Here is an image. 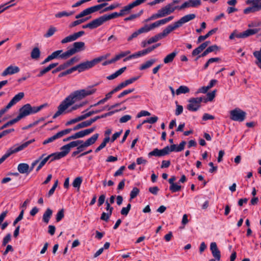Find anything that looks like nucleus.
Here are the masks:
<instances>
[{"instance_id":"47","label":"nucleus","mask_w":261,"mask_h":261,"mask_svg":"<svg viewBox=\"0 0 261 261\" xmlns=\"http://www.w3.org/2000/svg\"><path fill=\"white\" fill-rule=\"evenodd\" d=\"M143 12V11H141L140 13H137V14H132L130 15L129 16L127 17H126L124 18V20L125 21H130V20H133L134 19H135L136 18L139 17L141 14H142V13Z\"/></svg>"},{"instance_id":"26","label":"nucleus","mask_w":261,"mask_h":261,"mask_svg":"<svg viewBox=\"0 0 261 261\" xmlns=\"http://www.w3.org/2000/svg\"><path fill=\"white\" fill-rule=\"evenodd\" d=\"M177 54V52L176 51H174L172 53L168 54L166 57L164 59V62L165 64H168L172 62L174 58Z\"/></svg>"},{"instance_id":"60","label":"nucleus","mask_w":261,"mask_h":261,"mask_svg":"<svg viewBox=\"0 0 261 261\" xmlns=\"http://www.w3.org/2000/svg\"><path fill=\"white\" fill-rule=\"evenodd\" d=\"M72 130H73V128H67L64 130H62L60 132H59L58 133L59 135V136L61 138L64 136L70 133Z\"/></svg>"},{"instance_id":"51","label":"nucleus","mask_w":261,"mask_h":261,"mask_svg":"<svg viewBox=\"0 0 261 261\" xmlns=\"http://www.w3.org/2000/svg\"><path fill=\"white\" fill-rule=\"evenodd\" d=\"M131 204L128 203L126 207H123L121 210V214L123 216H127L130 210Z\"/></svg>"},{"instance_id":"38","label":"nucleus","mask_w":261,"mask_h":261,"mask_svg":"<svg viewBox=\"0 0 261 261\" xmlns=\"http://www.w3.org/2000/svg\"><path fill=\"white\" fill-rule=\"evenodd\" d=\"M163 17H164L163 15L162 14V13L161 10L160 9L159 10H158V11L156 13L153 14L150 17H149L148 18L146 19L145 21L147 22V21H150L151 20H154V19Z\"/></svg>"},{"instance_id":"54","label":"nucleus","mask_w":261,"mask_h":261,"mask_svg":"<svg viewBox=\"0 0 261 261\" xmlns=\"http://www.w3.org/2000/svg\"><path fill=\"white\" fill-rule=\"evenodd\" d=\"M83 141L82 140H76L70 142L68 144V145H69L70 148H71L76 146L78 147L79 145L83 144Z\"/></svg>"},{"instance_id":"64","label":"nucleus","mask_w":261,"mask_h":261,"mask_svg":"<svg viewBox=\"0 0 261 261\" xmlns=\"http://www.w3.org/2000/svg\"><path fill=\"white\" fill-rule=\"evenodd\" d=\"M132 118V117L130 115H126L122 117H121L119 119V122L120 123H125L130 120Z\"/></svg>"},{"instance_id":"11","label":"nucleus","mask_w":261,"mask_h":261,"mask_svg":"<svg viewBox=\"0 0 261 261\" xmlns=\"http://www.w3.org/2000/svg\"><path fill=\"white\" fill-rule=\"evenodd\" d=\"M85 34V32L81 31L76 33H75L72 35L66 37L61 40V43L65 44L68 42H72L76 40Z\"/></svg>"},{"instance_id":"40","label":"nucleus","mask_w":261,"mask_h":261,"mask_svg":"<svg viewBox=\"0 0 261 261\" xmlns=\"http://www.w3.org/2000/svg\"><path fill=\"white\" fill-rule=\"evenodd\" d=\"M47 106V103H44L42 105H40L39 107H32L31 106V110H30V114H35L39 111H40L42 109L44 108V107H46Z\"/></svg>"},{"instance_id":"36","label":"nucleus","mask_w":261,"mask_h":261,"mask_svg":"<svg viewBox=\"0 0 261 261\" xmlns=\"http://www.w3.org/2000/svg\"><path fill=\"white\" fill-rule=\"evenodd\" d=\"M162 38H163L161 36V34H160V33H159V34H156V35L152 37L150 39H149L147 40V44H150L151 43L156 42L158 41L159 40L162 39Z\"/></svg>"},{"instance_id":"6","label":"nucleus","mask_w":261,"mask_h":261,"mask_svg":"<svg viewBox=\"0 0 261 261\" xmlns=\"http://www.w3.org/2000/svg\"><path fill=\"white\" fill-rule=\"evenodd\" d=\"M229 114L231 120L239 122L243 121L246 116V113L240 108H236L230 111Z\"/></svg>"},{"instance_id":"17","label":"nucleus","mask_w":261,"mask_h":261,"mask_svg":"<svg viewBox=\"0 0 261 261\" xmlns=\"http://www.w3.org/2000/svg\"><path fill=\"white\" fill-rule=\"evenodd\" d=\"M210 249L213 256L217 260L219 261L221 258V253L215 242H213L211 244Z\"/></svg>"},{"instance_id":"4","label":"nucleus","mask_w":261,"mask_h":261,"mask_svg":"<svg viewBox=\"0 0 261 261\" xmlns=\"http://www.w3.org/2000/svg\"><path fill=\"white\" fill-rule=\"evenodd\" d=\"M206 102V99L203 97L191 98L188 100L189 104L187 106V109L192 112L197 111L201 107V103Z\"/></svg>"},{"instance_id":"14","label":"nucleus","mask_w":261,"mask_h":261,"mask_svg":"<svg viewBox=\"0 0 261 261\" xmlns=\"http://www.w3.org/2000/svg\"><path fill=\"white\" fill-rule=\"evenodd\" d=\"M54 157L55 155L53 153H51L45 158L43 156V158L39 162V165L37 166L36 169V171H39L44 166V165L48 161H49V162H51L55 160H57V159H54Z\"/></svg>"},{"instance_id":"39","label":"nucleus","mask_w":261,"mask_h":261,"mask_svg":"<svg viewBox=\"0 0 261 261\" xmlns=\"http://www.w3.org/2000/svg\"><path fill=\"white\" fill-rule=\"evenodd\" d=\"M84 119H85V118H84L83 115H82L81 116H78L76 118H75L74 119H71L70 120L67 121L65 125L66 126H68V125H71L72 124L75 123H76L77 122H79V121H82V120H84Z\"/></svg>"},{"instance_id":"58","label":"nucleus","mask_w":261,"mask_h":261,"mask_svg":"<svg viewBox=\"0 0 261 261\" xmlns=\"http://www.w3.org/2000/svg\"><path fill=\"white\" fill-rule=\"evenodd\" d=\"M257 11L255 5H253L252 7H248L244 10V13L245 14H249L251 12H255Z\"/></svg>"},{"instance_id":"59","label":"nucleus","mask_w":261,"mask_h":261,"mask_svg":"<svg viewBox=\"0 0 261 261\" xmlns=\"http://www.w3.org/2000/svg\"><path fill=\"white\" fill-rule=\"evenodd\" d=\"M86 148L83 144H81L77 147V150L75 151H73L72 153V156H74L77 154L80 153L81 152L83 151L84 148Z\"/></svg>"},{"instance_id":"48","label":"nucleus","mask_w":261,"mask_h":261,"mask_svg":"<svg viewBox=\"0 0 261 261\" xmlns=\"http://www.w3.org/2000/svg\"><path fill=\"white\" fill-rule=\"evenodd\" d=\"M139 193V190L136 187H134L130 193V201L135 198Z\"/></svg>"},{"instance_id":"15","label":"nucleus","mask_w":261,"mask_h":261,"mask_svg":"<svg viewBox=\"0 0 261 261\" xmlns=\"http://www.w3.org/2000/svg\"><path fill=\"white\" fill-rule=\"evenodd\" d=\"M20 69L18 66L10 65L6 68L2 73V76H6L19 72Z\"/></svg>"},{"instance_id":"12","label":"nucleus","mask_w":261,"mask_h":261,"mask_svg":"<svg viewBox=\"0 0 261 261\" xmlns=\"http://www.w3.org/2000/svg\"><path fill=\"white\" fill-rule=\"evenodd\" d=\"M200 5L201 1L200 0H188L180 6V8L184 10L191 7L195 8Z\"/></svg>"},{"instance_id":"1","label":"nucleus","mask_w":261,"mask_h":261,"mask_svg":"<svg viewBox=\"0 0 261 261\" xmlns=\"http://www.w3.org/2000/svg\"><path fill=\"white\" fill-rule=\"evenodd\" d=\"M96 92V89L93 87H89L86 89L76 90L70 93L63 100L58 107V111L53 116V119L66 113L65 111L75 102L80 101L87 96L93 94Z\"/></svg>"},{"instance_id":"44","label":"nucleus","mask_w":261,"mask_h":261,"mask_svg":"<svg viewBox=\"0 0 261 261\" xmlns=\"http://www.w3.org/2000/svg\"><path fill=\"white\" fill-rule=\"evenodd\" d=\"M181 189V186L178 185L177 183H175L170 186L169 190L172 193L176 192L179 191Z\"/></svg>"},{"instance_id":"63","label":"nucleus","mask_w":261,"mask_h":261,"mask_svg":"<svg viewBox=\"0 0 261 261\" xmlns=\"http://www.w3.org/2000/svg\"><path fill=\"white\" fill-rule=\"evenodd\" d=\"M174 17L173 16H170L168 17L159 20V21L160 22V25H163L164 24L167 23V22L170 21L173 19Z\"/></svg>"},{"instance_id":"30","label":"nucleus","mask_w":261,"mask_h":261,"mask_svg":"<svg viewBox=\"0 0 261 261\" xmlns=\"http://www.w3.org/2000/svg\"><path fill=\"white\" fill-rule=\"evenodd\" d=\"M253 55L257 60L255 64L261 69V49L259 51H254Z\"/></svg>"},{"instance_id":"29","label":"nucleus","mask_w":261,"mask_h":261,"mask_svg":"<svg viewBox=\"0 0 261 261\" xmlns=\"http://www.w3.org/2000/svg\"><path fill=\"white\" fill-rule=\"evenodd\" d=\"M160 10L164 17L168 15H169L173 12V11L172 10L169 4L166 5L165 7L162 8Z\"/></svg>"},{"instance_id":"43","label":"nucleus","mask_w":261,"mask_h":261,"mask_svg":"<svg viewBox=\"0 0 261 261\" xmlns=\"http://www.w3.org/2000/svg\"><path fill=\"white\" fill-rule=\"evenodd\" d=\"M89 126H90V125L89 124V122H88V120H86V121L82 122L78 124L76 126H75L73 128V130H76L79 129L80 128H84V127H88Z\"/></svg>"},{"instance_id":"50","label":"nucleus","mask_w":261,"mask_h":261,"mask_svg":"<svg viewBox=\"0 0 261 261\" xmlns=\"http://www.w3.org/2000/svg\"><path fill=\"white\" fill-rule=\"evenodd\" d=\"M158 120V117L157 116H153L150 118H147V119L144 120L142 122V124H144L146 123H149L150 124H153L155 123Z\"/></svg>"},{"instance_id":"22","label":"nucleus","mask_w":261,"mask_h":261,"mask_svg":"<svg viewBox=\"0 0 261 261\" xmlns=\"http://www.w3.org/2000/svg\"><path fill=\"white\" fill-rule=\"evenodd\" d=\"M99 137L98 134H95L92 137L88 139L85 142H83V144L85 147H87L93 144L97 141Z\"/></svg>"},{"instance_id":"35","label":"nucleus","mask_w":261,"mask_h":261,"mask_svg":"<svg viewBox=\"0 0 261 261\" xmlns=\"http://www.w3.org/2000/svg\"><path fill=\"white\" fill-rule=\"evenodd\" d=\"M74 14L73 11L71 12H66V11H62L57 13L55 14V17L56 18H62L63 17H68Z\"/></svg>"},{"instance_id":"27","label":"nucleus","mask_w":261,"mask_h":261,"mask_svg":"<svg viewBox=\"0 0 261 261\" xmlns=\"http://www.w3.org/2000/svg\"><path fill=\"white\" fill-rule=\"evenodd\" d=\"M217 30V29H214L210 31L206 35L204 36H199L198 40H197V43H199L202 41L205 40L208 37H209L210 36L212 35L213 34H214Z\"/></svg>"},{"instance_id":"19","label":"nucleus","mask_w":261,"mask_h":261,"mask_svg":"<svg viewBox=\"0 0 261 261\" xmlns=\"http://www.w3.org/2000/svg\"><path fill=\"white\" fill-rule=\"evenodd\" d=\"M196 17L194 14H190L182 17L179 20L176 21L178 27H181L183 24L194 19Z\"/></svg>"},{"instance_id":"56","label":"nucleus","mask_w":261,"mask_h":261,"mask_svg":"<svg viewBox=\"0 0 261 261\" xmlns=\"http://www.w3.org/2000/svg\"><path fill=\"white\" fill-rule=\"evenodd\" d=\"M104 109H102V110H95V111H90V112H89L84 114L83 116H84V117L85 118V119L87 118L92 116L93 114H97V113H100V112H101Z\"/></svg>"},{"instance_id":"31","label":"nucleus","mask_w":261,"mask_h":261,"mask_svg":"<svg viewBox=\"0 0 261 261\" xmlns=\"http://www.w3.org/2000/svg\"><path fill=\"white\" fill-rule=\"evenodd\" d=\"M189 91H190V89L187 86H180L176 90V94L178 95L181 94H186V93H189Z\"/></svg>"},{"instance_id":"53","label":"nucleus","mask_w":261,"mask_h":261,"mask_svg":"<svg viewBox=\"0 0 261 261\" xmlns=\"http://www.w3.org/2000/svg\"><path fill=\"white\" fill-rule=\"evenodd\" d=\"M45 154H43L42 155H41L37 160H36L35 161H34L32 164H31V167L30 168H29V172H30L31 171H32L33 170V169H34V168L35 167V166L39 163V162H40V161L43 158V156H45Z\"/></svg>"},{"instance_id":"24","label":"nucleus","mask_w":261,"mask_h":261,"mask_svg":"<svg viewBox=\"0 0 261 261\" xmlns=\"http://www.w3.org/2000/svg\"><path fill=\"white\" fill-rule=\"evenodd\" d=\"M17 170L21 174L29 173V166L27 163H20L18 165Z\"/></svg>"},{"instance_id":"13","label":"nucleus","mask_w":261,"mask_h":261,"mask_svg":"<svg viewBox=\"0 0 261 261\" xmlns=\"http://www.w3.org/2000/svg\"><path fill=\"white\" fill-rule=\"evenodd\" d=\"M61 151L59 152L53 153L55 155L54 159L59 160L65 156L70 151V148L68 144L61 147Z\"/></svg>"},{"instance_id":"37","label":"nucleus","mask_w":261,"mask_h":261,"mask_svg":"<svg viewBox=\"0 0 261 261\" xmlns=\"http://www.w3.org/2000/svg\"><path fill=\"white\" fill-rule=\"evenodd\" d=\"M57 30L56 28L53 26H50L48 30H47V32L44 34L43 36L45 38H49L51 36H52L56 32H57Z\"/></svg>"},{"instance_id":"8","label":"nucleus","mask_w":261,"mask_h":261,"mask_svg":"<svg viewBox=\"0 0 261 261\" xmlns=\"http://www.w3.org/2000/svg\"><path fill=\"white\" fill-rule=\"evenodd\" d=\"M106 22V20L105 16L103 15L102 16H101L93 20L89 23H88L85 25H83L82 26V28H83V29L89 28L90 29H94L97 28L98 27L101 25Z\"/></svg>"},{"instance_id":"33","label":"nucleus","mask_w":261,"mask_h":261,"mask_svg":"<svg viewBox=\"0 0 261 261\" xmlns=\"http://www.w3.org/2000/svg\"><path fill=\"white\" fill-rule=\"evenodd\" d=\"M60 137L59 136V135L58 134V133H57V134H56L55 135H54V136L44 140L43 141V142H42V144L43 145H46L47 144H48V143H51L54 141H55V140H56L57 139H60Z\"/></svg>"},{"instance_id":"18","label":"nucleus","mask_w":261,"mask_h":261,"mask_svg":"<svg viewBox=\"0 0 261 261\" xmlns=\"http://www.w3.org/2000/svg\"><path fill=\"white\" fill-rule=\"evenodd\" d=\"M186 144V141H183L180 143L178 146H176L175 144L171 145L170 146H167L166 147L168 148V154L170 152L175 151L179 152L184 150L185 146Z\"/></svg>"},{"instance_id":"32","label":"nucleus","mask_w":261,"mask_h":261,"mask_svg":"<svg viewBox=\"0 0 261 261\" xmlns=\"http://www.w3.org/2000/svg\"><path fill=\"white\" fill-rule=\"evenodd\" d=\"M82 181V177H77L74 179L72 185L74 188H76L77 191H79Z\"/></svg>"},{"instance_id":"16","label":"nucleus","mask_w":261,"mask_h":261,"mask_svg":"<svg viewBox=\"0 0 261 261\" xmlns=\"http://www.w3.org/2000/svg\"><path fill=\"white\" fill-rule=\"evenodd\" d=\"M168 148L164 147L162 149L155 148L148 153L149 156H162L168 154Z\"/></svg>"},{"instance_id":"62","label":"nucleus","mask_w":261,"mask_h":261,"mask_svg":"<svg viewBox=\"0 0 261 261\" xmlns=\"http://www.w3.org/2000/svg\"><path fill=\"white\" fill-rule=\"evenodd\" d=\"M23 214H24V210H22L20 212L19 216L14 221L13 223V226H15L16 224L19 221H20V220H21L22 219L23 216Z\"/></svg>"},{"instance_id":"5","label":"nucleus","mask_w":261,"mask_h":261,"mask_svg":"<svg viewBox=\"0 0 261 261\" xmlns=\"http://www.w3.org/2000/svg\"><path fill=\"white\" fill-rule=\"evenodd\" d=\"M85 43L83 42H75L73 44V47L63 53L62 57L68 58L75 53L84 49Z\"/></svg>"},{"instance_id":"55","label":"nucleus","mask_w":261,"mask_h":261,"mask_svg":"<svg viewBox=\"0 0 261 261\" xmlns=\"http://www.w3.org/2000/svg\"><path fill=\"white\" fill-rule=\"evenodd\" d=\"M150 31L149 26L148 25H145L144 27L140 28L138 30H137L139 34H141L144 33H147Z\"/></svg>"},{"instance_id":"42","label":"nucleus","mask_w":261,"mask_h":261,"mask_svg":"<svg viewBox=\"0 0 261 261\" xmlns=\"http://www.w3.org/2000/svg\"><path fill=\"white\" fill-rule=\"evenodd\" d=\"M63 50H58L54 52H53L51 55L50 56L52 58V59H54L56 58H57L58 57L62 59H67V58H64L62 57V55H63Z\"/></svg>"},{"instance_id":"49","label":"nucleus","mask_w":261,"mask_h":261,"mask_svg":"<svg viewBox=\"0 0 261 261\" xmlns=\"http://www.w3.org/2000/svg\"><path fill=\"white\" fill-rule=\"evenodd\" d=\"M203 45H201V44L197 47L196 48L194 49L192 53V55L193 56H195L198 55L203 50H204Z\"/></svg>"},{"instance_id":"57","label":"nucleus","mask_w":261,"mask_h":261,"mask_svg":"<svg viewBox=\"0 0 261 261\" xmlns=\"http://www.w3.org/2000/svg\"><path fill=\"white\" fill-rule=\"evenodd\" d=\"M134 90H135L134 88L124 90L123 92H122L121 93H120L118 95V98H120L124 96L125 95H127V94L133 92V91H134Z\"/></svg>"},{"instance_id":"25","label":"nucleus","mask_w":261,"mask_h":261,"mask_svg":"<svg viewBox=\"0 0 261 261\" xmlns=\"http://www.w3.org/2000/svg\"><path fill=\"white\" fill-rule=\"evenodd\" d=\"M52 214L53 211L50 208H47L43 215V221L46 224H47L49 222V219L52 216Z\"/></svg>"},{"instance_id":"9","label":"nucleus","mask_w":261,"mask_h":261,"mask_svg":"<svg viewBox=\"0 0 261 261\" xmlns=\"http://www.w3.org/2000/svg\"><path fill=\"white\" fill-rule=\"evenodd\" d=\"M259 31V29H248L245 31L238 33L237 30H235L234 31L236 32L235 36L238 38H245L255 34L258 33Z\"/></svg>"},{"instance_id":"3","label":"nucleus","mask_w":261,"mask_h":261,"mask_svg":"<svg viewBox=\"0 0 261 261\" xmlns=\"http://www.w3.org/2000/svg\"><path fill=\"white\" fill-rule=\"evenodd\" d=\"M34 139H32L16 147L14 146L13 147L9 148L7 151L6 153L4 155H3L2 157L0 159V164L3 163L11 154L23 150L24 148H26L29 145L34 142Z\"/></svg>"},{"instance_id":"52","label":"nucleus","mask_w":261,"mask_h":261,"mask_svg":"<svg viewBox=\"0 0 261 261\" xmlns=\"http://www.w3.org/2000/svg\"><path fill=\"white\" fill-rule=\"evenodd\" d=\"M64 210L63 208L60 210L56 215V221L59 222L64 217Z\"/></svg>"},{"instance_id":"61","label":"nucleus","mask_w":261,"mask_h":261,"mask_svg":"<svg viewBox=\"0 0 261 261\" xmlns=\"http://www.w3.org/2000/svg\"><path fill=\"white\" fill-rule=\"evenodd\" d=\"M7 4H4L0 5V14L4 12L5 10L8 9L9 8L15 5V4H11L9 6H7Z\"/></svg>"},{"instance_id":"21","label":"nucleus","mask_w":261,"mask_h":261,"mask_svg":"<svg viewBox=\"0 0 261 261\" xmlns=\"http://www.w3.org/2000/svg\"><path fill=\"white\" fill-rule=\"evenodd\" d=\"M24 96L23 92H19L15 95L8 104V107L11 108L13 106L20 101Z\"/></svg>"},{"instance_id":"7","label":"nucleus","mask_w":261,"mask_h":261,"mask_svg":"<svg viewBox=\"0 0 261 261\" xmlns=\"http://www.w3.org/2000/svg\"><path fill=\"white\" fill-rule=\"evenodd\" d=\"M97 63L95 59L91 61L83 62L73 67L74 71L77 70L79 72H83L94 67Z\"/></svg>"},{"instance_id":"2","label":"nucleus","mask_w":261,"mask_h":261,"mask_svg":"<svg viewBox=\"0 0 261 261\" xmlns=\"http://www.w3.org/2000/svg\"><path fill=\"white\" fill-rule=\"evenodd\" d=\"M107 5V3H102L84 10L80 13L75 16V18L78 19L71 22L69 24V27L73 28L86 21L90 17L83 18V17L99 11Z\"/></svg>"},{"instance_id":"45","label":"nucleus","mask_w":261,"mask_h":261,"mask_svg":"<svg viewBox=\"0 0 261 261\" xmlns=\"http://www.w3.org/2000/svg\"><path fill=\"white\" fill-rule=\"evenodd\" d=\"M216 90H214L211 92H208L206 94V97H202L204 99H206V102L208 101H212L215 97Z\"/></svg>"},{"instance_id":"46","label":"nucleus","mask_w":261,"mask_h":261,"mask_svg":"<svg viewBox=\"0 0 261 261\" xmlns=\"http://www.w3.org/2000/svg\"><path fill=\"white\" fill-rule=\"evenodd\" d=\"M18 121L17 120V119L15 118L12 120H10L9 121L7 122L5 124H4L2 127H0V130H2L9 126H11L14 123H16Z\"/></svg>"},{"instance_id":"20","label":"nucleus","mask_w":261,"mask_h":261,"mask_svg":"<svg viewBox=\"0 0 261 261\" xmlns=\"http://www.w3.org/2000/svg\"><path fill=\"white\" fill-rule=\"evenodd\" d=\"M178 28H179L178 25L177 24L176 22H175L173 24L169 25L167 26L162 33H160V34H161V36L163 38H164L169 33H170L172 31Z\"/></svg>"},{"instance_id":"34","label":"nucleus","mask_w":261,"mask_h":261,"mask_svg":"<svg viewBox=\"0 0 261 261\" xmlns=\"http://www.w3.org/2000/svg\"><path fill=\"white\" fill-rule=\"evenodd\" d=\"M40 56V51L38 47H35L31 51V57L33 59L37 60Z\"/></svg>"},{"instance_id":"10","label":"nucleus","mask_w":261,"mask_h":261,"mask_svg":"<svg viewBox=\"0 0 261 261\" xmlns=\"http://www.w3.org/2000/svg\"><path fill=\"white\" fill-rule=\"evenodd\" d=\"M31 105L27 103L24 105L19 109V113L16 118L18 121L22 118L30 115Z\"/></svg>"},{"instance_id":"28","label":"nucleus","mask_w":261,"mask_h":261,"mask_svg":"<svg viewBox=\"0 0 261 261\" xmlns=\"http://www.w3.org/2000/svg\"><path fill=\"white\" fill-rule=\"evenodd\" d=\"M126 69V67H124L120 69H119L118 70L116 71L115 73L111 74L110 75L108 76L107 77V79L109 80H113L117 77H118L119 75H121Z\"/></svg>"},{"instance_id":"23","label":"nucleus","mask_w":261,"mask_h":261,"mask_svg":"<svg viewBox=\"0 0 261 261\" xmlns=\"http://www.w3.org/2000/svg\"><path fill=\"white\" fill-rule=\"evenodd\" d=\"M156 62V59H151L147 61L144 63L142 64L140 67L139 69L141 70H145L147 68H150L152 65Z\"/></svg>"},{"instance_id":"41","label":"nucleus","mask_w":261,"mask_h":261,"mask_svg":"<svg viewBox=\"0 0 261 261\" xmlns=\"http://www.w3.org/2000/svg\"><path fill=\"white\" fill-rule=\"evenodd\" d=\"M181 0H173L172 2L169 4L173 12L176 10H181L180 8V6H176L175 4H177L180 3Z\"/></svg>"}]
</instances>
